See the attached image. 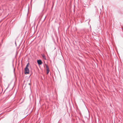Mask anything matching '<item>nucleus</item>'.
I'll use <instances>...</instances> for the list:
<instances>
[{"mask_svg":"<svg viewBox=\"0 0 123 123\" xmlns=\"http://www.w3.org/2000/svg\"><path fill=\"white\" fill-rule=\"evenodd\" d=\"M25 74H28L29 73V70L28 68H25Z\"/></svg>","mask_w":123,"mask_h":123,"instance_id":"obj_1","label":"nucleus"},{"mask_svg":"<svg viewBox=\"0 0 123 123\" xmlns=\"http://www.w3.org/2000/svg\"><path fill=\"white\" fill-rule=\"evenodd\" d=\"M45 65L46 66V70H47V74H48L49 71V68L47 64H45Z\"/></svg>","mask_w":123,"mask_h":123,"instance_id":"obj_2","label":"nucleus"},{"mask_svg":"<svg viewBox=\"0 0 123 123\" xmlns=\"http://www.w3.org/2000/svg\"><path fill=\"white\" fill-rule=\"evenodd\" d=\"M37 62L39 65H41L42 63V62L41 60H37Z\"/></svg>","mask_w":123,"mask_h":123,"instance_id":"obj_3","label":"nucleus"},{"mask_svg":"<svg viewBox=\"0 0 123 123\" xmlns=\"http://www.w3.org/2000/svg\"><path fill=\"white\" fill-rule=\"evenodd\" d=\"M42 57H43V58L45 60H46V58L45 57V55H42Z\"/></svg>","mask_w":123,"mask_h":123,"instance_id":"obj_4","label":"nucleus"},{"mask_svg":"<svg viewBox=\"0 0 123 123\" xmlns=\"http://www.w3.org/2000/svg\"><path fill=\"white\" fill-rule=\"evenodd\" d=\"M30 64L29 63H28L27 65H26V67L25 68H28V67L29 66Z\"/></svg>","mask_w":123,"mask_h":123,"instance_id":"obj_5","label":"nucleus"},{"mask_svg":"<svg viewBox=\"0 0 123 123\" xmlns=\"http://www.w3.org/2000/svg\"><path fill=\"white\" fill-rule=\"evenodd\" d=\"M95 8L96 10V9H97V7H96V6H95Z\"/></svg>","mask_w":123,"mask_h":123,"instance_id":"obj_6","label":"nucleus"},{"mask_svg":"<svg viewBox=\"0 0 123 123\" xmlns=\"http://www.w3.org/2000/svg\"><path fill=\"white\" fill-rule=\"evenodd\" d=\"M121 14H123V12H121Z\"/></svg>","mask_w":123,"mask_h":123,"instance_id":"obj_7","label":"nucleus"},{"mask_svg":"<svg viewBox=\"0 0 123 123\" xmlns=\"http://www.w3.org/2000/svg\"><path fill=\"white\" fill-rule=\"evenodd\" d=\"M8 87L6 88V89H7V88H8Z\"/></svg>","mask_w":123,"mask_h":123,"instance_id":"obj_8","label":"nucleus"},{"mask_svg":"<svg viewBox=\"0 0 123 123\" xmlns=\"http://www.w3.org/2000/svg\"><path fill=\"white\" fill-rule=\"evenodd\" d=\"M15 44H16V42H15Z\"/></svg>","mask_w":123,"mask_h":123,"instance_id":"obj_9","label":"nucleus"}]
</instances>
